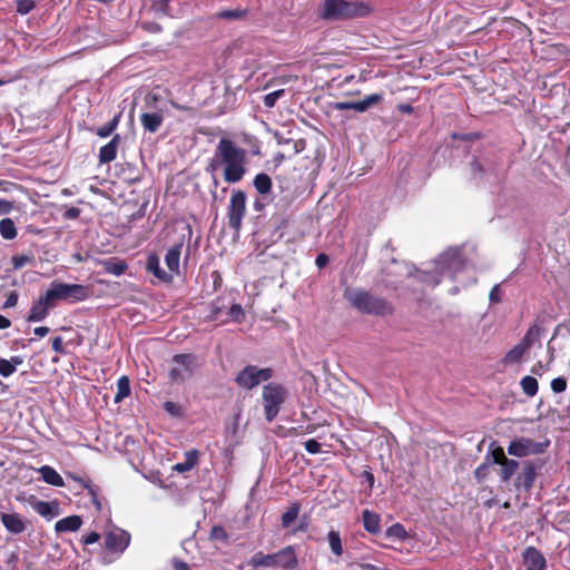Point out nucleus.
<instances>
[{"mask_svg":"<svg viewBox=\"0 0 570 570\" xmlns=\"http://www.w3.org/2000/svg\"><path fill=\"white\" fill-rule=\"evenodd\" d=\"M414 276L430 286H436L444 277L463 287L475 283L474 271L460 247L446 249L425 268L417 269Z\"/></svg>","mask_w":570,"mask_h":570,"instance_id":"nucleus-1","label":"nucleus"},{"mask_svg":"<svg viewBox=\"0 0 570 570\" xmlns=\"http://www.w3.org/2000/svg\"><path fill=\"white\" fill-rule=\"evenodd\" d=\"M223 177L228 184L239 183L247 173V151L229 138L219 139Z\"/></svg>","mask_w":570,"mask_h":570,"instance_id":"nucleus-2","label":"nucleus"},{"mask_svg":"<svg viewBox=\"0 0 570 570\" xmlns=\"http://www.w3.org/2000/svg\"><path fill=\"white\" fill-rule=\"evenodd\" d=\"M344 297L358 312L373 315H386L392 312L390 304L366 291L346 288Z\"/></svg>","mask_w":570,"mask_h":570,"instance_id":"nucleus-3","label":"nucleus"},{"mask_svg":"<svg viewBox=\"0 0 570 570\" xmlns=\"http://www.w3.org/2000/svg\"><path fill=\"white\" fill-rule=\"evenodd\" d=\"M249 564L255 568H282L285 570H296L298 567V559L293 546H287L276 553L264 554L263 552L255 553Z\"/></svg>","mask_w":570,"mask_h":570,"instance_id":"nucleus-4","label":"nucleus"},{"mask_svg":"<svg viewBox=\"0 0 570 570\" xmlns=\"http://www.w3.org/2000/svg\"><path fill=\"white\" fill-rule=\"evenodd\" d=\"M370 12L367 6L362 2H348L345 0H325L322 17L327 20L364 17Z\"/></svg>","mask_w":570,"mask_h":570,"instance_id":"nucleus-5","label":"nucleus"},{"mask_svg":"<svg viewBox=\"0 0 570 570\" xmlns=\"http://www.w3.org/2000/svg\"><path fill=\"white\" fill-rule=\"evenodd\" d=\"M47 298L56 305L58 301L68 303H78L86 301L90 296L88 286L81 284H66L59 281H52L46 291Z\"/></svg>","mask_w":570,"mask_h":570,"instance_id":"nucleus-6","label":"nucleus"},{"mask_svg":"<svg viewBox=\"0 0 570 570\" xmlns=\"http://www.w3.org/2000/svg\"><path fill=\"white\" fill-rule=\"evenodd\" d=\"M286 399L287 390L282 384L272 382L264 385L262 400L267 422H272L278 415Z\"/></svg>","mask_w":570,"mask_h":570,"instance_id":"nucleus-7","label":"nucleus"},{"mask_svg":"<svg viewBox=\"0 0 570 570\" xmlns=\"http://www.w3.org/2000/svg\"><path fill=\"white\" fill-rule=\"evenodd\" d=\"M174 366L168 372V377L174 383H184L190 379L197 367V357L193 354H176L173 357Z\"/></svg>","mask_w":570,"mask_h":570,"instance_id":"nucleus-8","label":"nucleus"},{"mask_svg":"<svg viewBox=\"0 0 570 570\" xmlns=\"http://www.w3.org/2000/svg\"><path fill=\"white\" fill-rule=\"evenodd\" d=\"M550 442H537L532 439L520 436L510 441L507 452L515 458H525L530 455L542 454Z\"/></svg>","mask_w":570,"mask_h":570,"instance_id":"nucleus-9","label":"nucleus"},{"mask_svg":"<svg viewBox=\"0 0 570 570\" xmlns=\"http://www.w3.org/2000/svg\"><path fill=\"white\" fill-rule=\"evenodd\" d=\"M272 377V368H258L255 365H247L236 375L235 382L243 389L252 390L259 385L262 382H267Z\"/></svg>","mask_w":570,"mask_h":570,"instance_id":"nucleus-10","label":"nucleus"},{"mask_svg":"<svg viewBox=\"0 0 570 570\" xmlns=\"http://www.w3.org/2000/svg\"><path fill=\"white\" fill-rule=\"evenodd\" d=\"M246 213V194L243 190H234L228 208H227V216H228V225L235 232H238L242 226L243 218Z\"/></svg>","mask_w":570,"mask_h":570,"instance_id":"nucleus-11","label":"nucleus"},{"mask_svg":"<svg viewBox=\"0 0 570 570\" xmlns=\"http://www.w3.org/2000/svg\"><path fill=\"white\" fill-rule=\"evenodd\" d=\"M543 462L541 460L524 461L522 463V470L513 481V485L517 490L529 491L537 479L538 471L541 470Z\"/></svg>","mask_w":570,"mask_h":570,"instance_id":"nucleus-12","label":"nucleus"},{"mask_svg":"<svg viewBox=\"0 0 570 570\" xmlns=\"http://www.w3.org/2000/svg\"><path fill=\"white\" fill-rule=\"evenodd\" d=\"M491 463L499 464L501 466L499 471L501 482H509L519 469L520 463L517 460L507 458L502 448L493 450L491 452Z\"/></svg>","mask_w":570,"mask_h":570,"instance_id":"nucleus-13","label":"nucleus"},{"mask_svg":"<svg viewBox=\"0 0 570 570\" xmlns=\"http://www.w3.org/2000/svg\"><path fill=\"white\" fill-rule=\"evenodd\" d=\"M131 535L128 531L116 528L105 535V547L117 554H122L130 544Z\"/></svg>","mask_w":570,"mask_h":570,"instance_id":"nucleus-14","label":"nucleus"},{"mask_svg":"<svg viewBox=\"0 0 570 570\" xmlns=\"http://www.w3.org/2000/svg\"><path fill=\"white\" fill-rule=\"evenodd\" d=\"M53 307L55 304L51 299L47 298V293H45L32 304L27 316V322L37 323L43 321Z\"/></svg>","mask_w":570,"mask_h":570,"instance_id":"nucleus-15","label":"nucleus"},{"mask_svg":"<svg viewBox=\"0 0 570 570\" xmlns=\"http://www.w3.org/2000/svg\"><path fill=\"white\" fill-rule=\"evenodd\" d=\"M0 520L11 534H21L27 530V521L18 513H1Z\"/></svg>","mask_w":570,"mask_h":570,"instance_id":"nucleus-16","label":"nucleus"},{"mask_svg":"<svg viewBox=\"0 0 570 570\" xmlns=\"http://www.w3.org/2000/svg\"><path fill=\"white\" fill-rule=\"evenodd\" d=\"M525 570H544L547 566L543 554L533 547H528L523 553Z\"/></svg>","mask_w":570,"mask_h":570,"instance_id":"nucleus-17","label":"nucleus"},{"mask_svg":"<svg viewBox=\"0 0 570 570\" xmlns=\"http://www.w3.org/2000/svg\"><path fill=\"white\" fill-rule=\"evenodd\" d=\"M494 171V166L488 159H478L474 158L470 161V174L471 178L474 180H481L488 174Z\"/></svg>","mask_w":570,"mask_h":570,"instance_id":"nucleus-18","label":"nucleus"},{"mask_svg":"<svg viewBox=\"0 0 570 570\" xmlns=\"http://www.w3.org/2000/svg\"><path fill=\"white\" fill-rule=\"evenodd\" d=\"M32 509L40 514L41 517L46 518L47 520H51L59 515V503L56 501H41L38 500L31 504Z\"/></svg>","mask_w":570,"mask_h":570,"instance_id":"nucleus-19","label":"nucleus"},{"mask_svg":"<svg viewBox=\"0 0 570 570\" xmlns=\"http://www.w3.org/2000/svg\"><path fill=\"white\" fill-rule=\"evenodd\" d=\"M146 268L161 282L168 283L173 281V275L160 267V259L156 254L148 256Z\"/></svg>","mask_w":570,"mask_h":570,"instance_id":"nucleus-20","label":"nucleus"},{"mask_svg":"<svg viewBox=\"0 0 570 570\" xmlns=\"http://www.w3.org/2000/svg\"><path fill=\"white\" fill-rule=\"evenodd\" d=\"M120 136L115 135L111 140L99 149V163L108 164L116 159Z\"/></svg>","mask_w":570,"mask_h":570,"instance_id":"nucleus-21","label":"nucleus"},{"mask_svg":"<svg viewBox=\"0 0 570 570\" xmlns=\"http://www.w3.org/2000/svg\"><path fill=\"white\" fill-rule=\"evenodd\" d=\"M362 522L364 529L371 534L381 533V517L370 510H364L362 512Z\"/></svg>","mask_w":570,"mask_h":570,"instance_id":"nucleus-22","label":"nucleus"},{"mask_svg":"<svg viewBox=\"0 0 570 570\" xmlns=\"http://www.w3.org/2000/svg\"><path fill=\"white\" fill-rule=\"evenodd\" d=\"M164 120L161 112H144L140 116V122L146 131L156 132Z\"/></svg>","mask_w":570,"mask_h":570,"instance_id":"nucleus-23","label":"nucleus"},{"mask_svg":"<svg viewBox=\"0 0 570 570\" xmlns=\"http://www.w3.org/2000/svg\"><path fill=\"white\" fill-rule=\"evenodd\" d=\"M82 524V520L79 515H70L63 519H60L55 524L56 532H75Z\"/></svg>","mask_w":570,"mask_h":570,"instance_id":"nucleus-24","label":"nucleus"},{"mask_svg":"<svg viewBox=\"0 0 570 570\" xmlns=\"http://www.w3.org/2000/svg\"><path fill=\"white\" fill-rule=\"evenodd\" d=\"M181 248H183V244L179 243V244L170 247L166 253L165 263L171 273H178V271H179Z\"/></svg>","mask_w":570,"mask_h":570,"instance_id":"nucleus-25","label":"nucleus"},{"mask_svg":"<svg viewBox=\"0 0 570 570\" xmlns=\"http://www.w3.org/2000/svg\"><path fill=\"white\" fill-rule=\"evenodd\" d=\"M199 453L197 450L193 449L185 453V460L183 462H178L174 465V471L178 473H185L190 471L198 462Z\"/></svg>","mask_w":570,"mask_h":570,"instance_id":"nucleus-26","label":"nucleus"},{"mask_svg":"<svg viewBox=\"0 0 570 570\" xmlns=\"http://www.w3.org/2000/svg\"><path fill=\"white\" fill-rule=\"evenodd\" d=\"M39 473L42 480L50 485L62 487L65 484L62 476L49 465H42L39 469Z\"/></svg>","mask_w":570,"mask_h":570,"instance_id":"nucleus-27","label":"nucleus"},{"mask_svg":"<svg viewBox=\"0 0 570 570\" xmlns=\"http://www.w3.org/2000/svg\"><path fill=\"white\" fill-rule=\"evenodd\" d=\"M253 185L257 193L265 196L271 193L273 184L271 177L267 174L259 173L254 177Z\"/></svg>","mask_w":570,"mask_h":570,"instance_id":"nucleus-28","label":"nucleus"},{"mask_svg":"<svg viewBox=\"0 0 570 570\" xmlns=\"http://www.w3.org/2000/svg\"><path fill=\"white\" fill-rule=\"evenodd\" d=\"M0 235L6 240H12L18 235V229L11 218H3L0 220Z\"/></svg>","mask_w":570,"mask_h":570,"instance_id":"nucleus-29","label":"nucleus"},{"mask_svg":"<svg viewBox=\"0 0 570 570\" xmlns=\"http://www.w3.org/2000/svg\"><path fill=\"white\" fill-rule=\"evenodd\" d=\"M525 352L527 350L518 343L505 354V356L502 360V363L504 365L517 364L521 361Z\"/></svg>","mask_w":570,"mask_h":570,"instance_id":"nucleus-30","label":"nucleus"},{"mask_svg":"<svg viewBox=\"0 0 570 570\" xmlns=\"http://www.w3.org/2000/svg\"><path fill=\"white\" fill-rule=\"evenodd\" d=\"M248 11L246 9H225L220 10L216 13V17L218 19H225V20H243L246 18Z\"/></svg>","mask_w":570,"mask_h":570,"instance_id":"nucleus-31","label":"nucleus"},{"mask_svg":"<svg viewBox=\"0 0 570 570\" xmlns=\"http://www.w3.org/2000/svg\"><path fill=\"white\" fill-rule=\"evenodd\" d=\"M299 511V503H292L291 507L282 515V527L288 528L298 518Z\"/></svg>","mask_w":570,"mask_h":570,"instance_id":"nucleus-32","label":"nucleus"},{"mask_svg":"<svg viewBox=\"0 0 570 570\" xmlns=\"http://www.w3.org/2000/svg\"><path fill=\"white\" fill-rule=\"evenodd\" d=\"M130 394V382L126 375H122L117 381V393L115 395V402L122 401Z\"/></svg>","mask_w":570,"mask_h":570,"instance_id":"nucleus-33","label":"nucleus"},{"mask_svg":"<svg viewBox=\"0 0 570 570\" xmlns=\"http://www.w3.org/2000/svg\"><path fill=\"white\" fill-rule=\"evenodd\" d=\"M523 393L530 397L538 393L539 384L535 377L527 375L520 381Z\"/></svg>","mask_w":570,"mask_h":570,"instance_id":"nucleus-34","label":"nucleus"},{"mask_svg":"<svg viewBox=\"0 0 570 570\" xmlns=\"http://www.w3.org/2000/svg\"><path fill=\"white\" fill-rule=\"evenodd\" d=\"M105 269L109 274H112L115 276H120L127 269V264L124 261L114 258V259H109L105 263Z\"/></svg>","mask_w":570,"mask_h":570,"instance_id":"nucleus-35","label":"nucleus"},{"mask_svg":"<svg viewBox=\"0 0 570 570\" xmlns=\"http://www.w3.org/2000/svg\"><path fill=\"white\" fill-rule=\"evenodd\" d=\"M385 537L404 541L407 538V532L401 523H394L386 529Z\"/></svg>","mask_w":570,"mask_h":570,"instance_id":"nucleus-36","label":"nucleus"},{"mask_svg":"<svg viewBox=\"0 0 570 570\" xmlns=\"http://www.w3.org/2000/svg\"><path fill=\"white\" fill-rule=\"evenodd\" d=\"M119 120H120V114L115 115L111 120L106 122L104 126L99 127L97 129L96 134L101 138L109 137L117 128Z\"/></svg>","mask_w":570,"mask_h":570,"instance_id":"nucleus-37","label":"nucleus"},{"mask_svg":"<svg viewBox=\"0 0 570 570\" xmlns=\"http://www.w3.org/2000/svg\"><path fill=\"white\" fill-rule=\"evenodd\" d=\"M327 539H328L331 551L337 557L342 556L343 547H342L340 533L335 530H331L327 534Z\"/></svg>","mask_w":570,"mask_h":570,"instance_id":"nucleus-38","label":"nucleus"},{"mask_svg":"<svg viewBox=\"0 0 570 570\" xmlns=\"http://www.w3.org/2000/svg\"><path fill=\"white\" fill-rule=\"evenodd\" d=\"M334 109L338 111L343 110H355L357 112H364L362 100L358 101H340L335 102Z\"/></svg>","mask_w":570,"mask_h":570,"instance_id":"nucleus-39","label":"nucleus"},{"mask_svg":"<svg viewBox=\"0 0 570 570\" xmlns=\"http://www.w3.org/2000/svg\"><path fill=\"white\" fill-rule=\"evenodd\" d=\"M220 159L222 158L219 156V142H218L215 148L214 155L210 158V160L206 167V173L214 175L217 170H219V169L223 170V163Z\"/></svg>","mask_w":570,"mask_h":570,"instance_id":"nucleus-40","label":"nucleus"},{"mask_svg":"<svg viewBox=\"0 0 570 570\" xmlns=\"http://www.w3.org/2000/svg\"><path fill=\"white\" fill-rule=\"evenodd\" d=\"M220 159L222 158L219 156V142H218L215 148L214 155L210 158V160L206 167V173L214 175L217 170H219V169L223 170V163Z\"/></svg>","mask_w":570,"mask_h":570,"instance_id":"nucleus-41","label":"nucleus"},{"mask_svg":"<svg viewBox=\"0 0 570 570\" xmlns=\"http://www.w3.org/2000/svg\"><path fill=\"white\" fill-rule=\"evenodd\" d=\"M539 336V328L537 326H532L528 330L524 337L519 343L521 346H523L527 351L531 347V345L534 343L537 337Z\"/></svg>","mask_w":570,"mask_h":570,"instance_id":"nucleus-42","label":"nucleus"},{"mask_svg":"<svg viewBox=\"0 0 570 570\" xmlns=\"http://www.w3.org/2000/svg\"><path fill=\"white\" fill-rule=\"evenodd\" d=\"M151 10L157 16H168L169 14V0H153L151 1Z\"/></svg>","mask_w":570,"mask_h":570,"instance_id":"nucleus-43","label":"nucleus"},{"mask_svg":"<svg viewBox=\"0 0 570 570\" xmlns=\"http://www.w3.org/2000/svg\"><path fill=\"white\" fill-rule=\"evenodd\" d=\"M491 459H492L491 453H488V454L485 455V462H484V463H482V464H480V465L475 469V471H474V476H475V479H476L479 482H482V481L487 478V475H488V470H489V465H490V464H492V463H491Z\"/></svg>","mask_w":570,"mask_h":570,"instance_id":"nucleus-44","label":"nucleus"},{"mask_svg":"<svg viewBox=\"0 0 570 570\" xmlns=\"http://www.w3.org/2000/svg\"><path fill=\"white\" fill-rule=\"evenodd\" d=\"M284 95H285L284 89H278V90L267 94L264 97V106L266 108H273L276 105L277 100L281 99Z\"/></svg>","mask_w":570,"mask_h":570,"instance_id":"nucleus-45","label":"nucleus"},{"mask_svg":"<svg viewBox=\"0 0 570 570\" xmlns=\"http://www.w3.org/2000/svg\"><path fill=\"white\" fill-rule=\"evenodd\" d=\"M238 433V423L235 421L232 425L226 428V438L229 446H235L238 444L239 440L237 436Z\"/></svg>","mask_w":570,"mask_h":570,"instance_id":"nucleus-46","label":"nucleus"},{"mask_svg":"<svg viewBox=\"0 0 570 570\" xmlns=\"http://www.w3.org/2000/svg\"><path fill=\"white\" fill-rule=\"evenodd\" d=\"M165 411L174 417H180L184 414L181 406L178 403L167 401L164 404Z\"/></svg>","mask_w":570,"mask_h":570,"instance_id":"nucleus-47","label":"nucleus"},{"mask_svg":"<svg viewBox=\"0 0 570 570\" xmlns=\"http://www.w3.org/2000/svg\"><path fill=\"white\" fill-rule=\"evenodd\" d=\"M33 257L29 255H16L12 256L11 263L14 269H20L27 264H30L32 262Z\"/></svg>","mask_w":570,"mask_h":570,"instance_id":"nucleus-48","label":"nucleus"},{"mask_svg":"<svg viewBox=\"0 0 570 570\" xmlns=\"http://www.w3.org/2000/svg\"><path fill=\"white\" fill-rule=\"evenodd\" d=\"M35 8L33 0H18L17 12L20 14H28Z\"/></svg>","mask_w":570,"mask_h":570,"instance_id":"nucleus-49","label":"nucleus"},{"mask_svg":"<svg viewBox=\"0 0 570 570\" xmlns=\"http://www.w3.org/2000/svg\"><path fill=\"white\" fill-rule=\"evenodd\" d=\"M382 99H383L382 94H372V95L366 96L364 99H362L364 110L366 111L372 106L382 101Z\"/></svg>","mask_w":570,"mask_h":570,"instance_id":"nucleus-50","label":"nucleus"},{"mask_svg":"<svg viewBox=\"0 0 570 570\" xmlns=\"http://www.w3.org/2000/svg\"><path fill=\"white\" fill-rule=\"evenodd\" d=\"M14 373V367L11 365L7 358L0 357V375L3 377H9Z\"/></svg>","mask_w":570,"mask_h":570,"instance_id":"nucleus-51","label":"nucleus"},{"mask_svg":"<svg viewBox=\"0 0 570 570\" xmlns=\"http://www.w3.org/2000/svg\"><path fill=\"white\" fill-rule=\"evenodd\" d=\"M210 538L219 541H227L228 534L223 527L216 525L210 530Z\"/></svg>","mask_w":570,"mask_h":570,"instance_id":"nucleus-52","label":"nucleus"},{"mask_svg":"<svg viewBox=\"0 0 570 570\" xmlns=\"http://www.w3.org/2000/svg\"><path fill=\"white\" fill-rule=\"evenodd\" d=\"M567 389V381L563 377H556L551 381V390L554 393L564 392Z\"/></svg>","mask_w":570,"mask_h":570,"instance_id":"nucleus-53","label":"nucleus"},{"mask_svg":"<svg viewBox=\"0 0 570 570\" xmlns=\"http://www.w3.org/2000/svg\"><path fill=\"white\" fill-rule=\"evenodd\" d=\"M304 448L309 454H317L321 451V444L315 439L307 440Z\"/></svg>","mask_w":570,"mask_h":570,"instance_id":"nucleus-54","label":"nucleus"},{"mask_svg":"<svg viewBox=\"0 0 570 570\" xmlns=\"http://www.w3.org/2000/svg\"><path fill=\"white\" fill-rule=\"evenodd\" d=\"M229 316L235 321H240L244 317L243 307L239 304H233L229 308Z\"/></svg>","mask_w":570,"mask_h":570,"instance_id":"nucleus-55","label":"nucleus"},{"mask_svg":"<svg viewBox=\"0 0 570 570\" xmlns=\"http://www.w3.org/2000/svg\"><path fill=\"white\" fill-rule=\"evenodd\" d=\"M489 299L491 303L501 302V289L499 285H494L489 294Z\"/></svg>","mask_w":570,"mask_h":570,"instance_id":"nucleus-56","label":"nucleus"},{"mask_svg":"<svg viewBox=\"0 0 570 570\" xmlns=\"http://www.w3.org/2000/svg\"><path fill=\"white\" fill-rule=\"evenodd\" d=\"M13 204L7 199L0 198V216L11 213Z\"/></svg>","mask_w":570,"mask_h":570,"instance_id":"nucleus-57","label":"nucleus"},{"mask_svg":"<svg viewBox=\"0 0 570 570\" xmlns=\"http://www.w3.org/2000/svg\"><path fill=\"white\" fill-rule=\"evenodd\" d=\"M18 297H19V296H18V293H17V292H11V293L8 295L7 299H6V302H4V306H3V307H4V308H10V307L16 306V305H17V303H18Z\"/></svg>","mask_w":570,"mask_h":570,"instance_id":"nucleus-58","label":"nucleus"},{"mask_svg":"<svg viewBox=\"0 0 570 570\" xmlns=\"http://www.w3.org/2000/svg\"><path fill=\"white\" fill-rule=\"evenodd\" d=\"M291 144L293 145V153H294V155H298L306 147V142H305L304 139L292 140Z\"/></svg>","mask_w":570,"mask_h":570,"instance_id":"nucleus-59","label":"nucleus"},{"mask_svg":"<svg viewBox=\"0 0 570 570\" xmlns=\"http://www.w3.org/2000/svg\"><path fill=\"white\" fill-rule=\"evenodd\" d=\"M52 350L60 354L65 353L62 337L57 336L52 338Z\"/></svg>","mask_w":570,"mask_h":570,"instance_id":"nucleus-60","label":"nucleus"},{"mask_svg":"<svg viewBox=\"0 0 570 570\" xmlns=\"http://www.w3.org/2000/svg\"><path fill=\"white\" fill-rule=\"evenodd\" d=\"M99 538L100 535L97 532L92 531L83 537L82 542L87 546L94 544L98 542Z\"/></svg>","mask_w":570,"mask_h":570,"instance_id":"nucleus-61","label":"nucleus"},{"mask_svg":"<svg viewBox=\"0 0 570 570\" xmlns=\"http://www.w3.org/2000/svg\"><path fill=\"white\" fill-rule=\"evenodd\" d=\"M80 215V209L77 208V207H70L68 208L65 214H63V217L67 218V219H76L78 218Z\"/></svg>","mask_w":570,"mask_h":570,"instance_id":"nucleus-62","label":"nucleus"},{"mask_svg":"<svg viewBox=\"0 0 570 570\" xmlns=\"http://www.w3.org/2000/svg\"><path fill=\"white\" fill-rule=\"evenodd\" d=\"M328 256L322 253L316 256L315 264L318 268H324L328 264Z\"/></svg>","mask_w":570,"mask_h":570,"instance_id":"nucleus-63","label":"nucleus"},{"mask_svg":"<svg viewBox=\"0 0 570 570\" xmlns=\"http://www.w3.org/2000/svg\"><path fill=\"white\" fill-rule=\"evenodd\" d=\"M174 569L175 570H190L188 563L181 560L174 561Z\"/></svg>","mask_w":570,"mask_h":570,"instance_id":"nucleus-64","label":"nucleus"}]
</instances>
